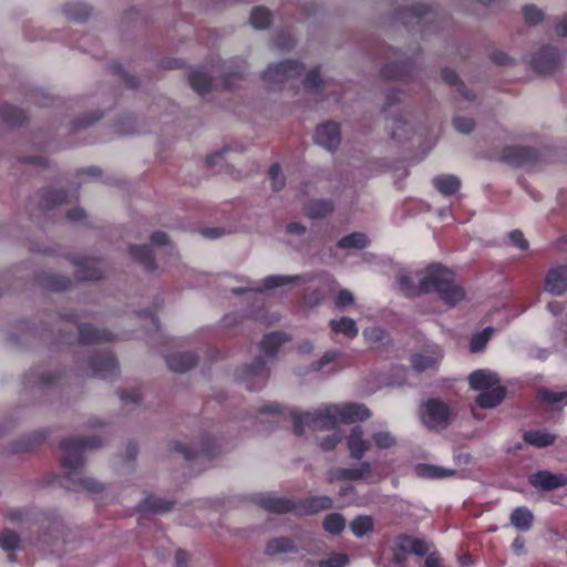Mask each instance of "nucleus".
I'll return each instance as SVG.
<instances>
[{
	"mask_svg": "<svg viewBox=\"0 0 567 567\" xmlns=\"http://www.w3.org/2000/svg\"><path fill=\"white\" fill-rule=\"evenodd\" d=\"M429 293L436 292L450 307L465 299V290L454 281V274L440 264L429 266Z\"/></svg>",
	"mask_w": 567,
	"mask_h": 567,
	"instance_id": "f257e3e1",
	"label": "nucleus"
},
{
	"mask_svg": "<svg viewBox=\"0 0 567 567\" xmlns=\"http://www.w3.org/2000/svg\"><path fill=\"white\" fill-rule=\"evenodd\" d=\"M470 385L481 393L476 403L483 409L497 406L505 398V388L501 385L498 375L491 370H477L468 377Z\"/></svg>",
	"mask_w": 567,
	"mask_h": 567,
	"instance_id": "f03ea898",
	"label": "nucleus"
},
{
	"mask_svg": "<svg viewBox=\"0 0 567 567\" xmlns=\"http://www.w3.org/2000/svg\"><path fill=\"white\" fill-rule=\"evenodd\" d=\"M293 432L296 435L303 433L307 425L313 431L332 430L340 423L338 405H330L315 413H292Z\"/></svg>",
	"mask_w": 567,
	"mask_h": 567,
	"instance_id": "7ed1b4c3",
	"label": "nucleus"
},
{
	"mask_svg": "<svg viewBox=\"0 0 567 567\" xmlns=\"http://www.w3.org/2000/svg\"><path fill=\"white\" fill-rule=\"evenodd\" d=\"M102 445V440L96 436L90 437H69L60 442L61 463L64 467L78 468L82 465V452L85 449H97Z\"/></svg>",
	"mask_w": 567,
	"mask_h": 567,
	"instance_id": "20e7f679",
	"label": "nucleus"
},
{
	"mask_svg": "<svg viewBox=\"0 0 567 567\" xmlns=\"http://www.w3.org/2000/svg\"><path fill=\"white\" fill-rule=\"evenodd\" d=\"M79 188L68 185L64 186L62 182H56L48 187L37 192L32 199L41 209H54L62 204L70 203L73 198L78 197Z\"/></svg>",
	"mask_w": 567,
	"mask_h": 567,
	"instance_id": "39448f33",
	"label": "nucleus"
},
{
	"mask_svg": "<svg viewBox=\"0 0 567 567\" xmlns=\"http://www.w3.org/2000/svg\"><path fill=\"white\" fill-rule=\"evenodd\" d=\"M402 18L406 23L421 27L434 25V29L444 21V14L439 8L425 3H413L405 8Z\"/></svg>",
	"mask_w": 567,
	"mask_h": 567,
	"instance_id": "423d86ee",
	"label": "nucleus"
},
{
	"mask_svg": "<svg viewBox=\"0 0 567 567\" xmlns=\"http://www.w3.org/2000/svg\"><path fill=\"white\" fill-rule=\"evenodd\" d=\"M452 417V410L441 400L430 399L422 405L421 419L431 430L445 429L451 423Z\"/></svg>",
	"mask_w": 567,
	"mask_h": 567,
	"instance_id": "0eeeda50",
	"label": "nucleus"
},
{
	"mask_svg": "<svg viewBox=\"0 0 567 567\" xmlns=\"http://www.w3.org/2000/svg\"><path fill=\"white\" fill-rule=\"evenodd\" d=\"M305 69L303 63L298 60H285L270 64L261 74L262 81L267 83L281 84L288 79L298 78Z\"/></svg>",
	"mask_w": 567,
	"mask_h": 567,
	"instance_id": "6e6552de",
	"label": "nucleus"
},
{
	"mask_svg": "<svg viewBox=\"0 0 567 567\" xmlns=\"http://www.w3.org/2000/svg\"><path fill=\"white\" fill-rule=\"evenodd\" d=\"M561 53L551 45H544L530 59V66L538 74H551L561 63Z\"/></svg>",
	"mask_w": 567,
	"mask_h": 567,
	"instance_id": "1a4fd4ad",
	"label": "nucleus"
},
{
	"mask_svg": "<svg viewBox=\"0 0 567 567\" xmlns=\"http://www.w3.org/2000/svg\"><path fill=\"white\" fill-rule=\"evenodd\" d=\"M502 159L513 166H529L539 161V152L527 146H507L502 152Z\"/></svg>",
	"mask_w": 567,
	"mask_h": 567,
	"instance_id": "9d476101",
	"label": "nucleus"
},
{
	"mask_svg": "<svg viewBox=\"0 0 567 567\" xmlns=\"http://www.w3.org/2000/svg\"><path fill=\"white\" fill-rule=\"evenodd\" d=\"M315 142L330 152L336 151L341 142L339 124L333 121H328L318 125L315 133Z\"/></svg>",
	"mask_w": 567,
	"mask_h": 567,
	"instance_id": "9b49d317",
	"label": "nucleus"
},
{
	"mask_svg": "<svg viewBox=\"0 0 567 567\" xmlns=\"http://www.w3.org/2000/svg\"><path fill=\"white\" fill-rule=\"evenodd\" d=\"M416 276V284L414 282L413 278L406 274L401 272L398 276L400 289L408 297H416L429 293V266L424 270L420 271Z\"/></svg>",
	"mask_w": 567,
	"mask_h": 567,
	"instance_id": "f8f14e48",
	"label": "nucleus"
},
{
	"mask_svg": "<svg viewBox=\"0 0 567 567\" xmlns=\"http://www.w3.org/2000/svg\"><path fill=\"white\" fill-rule=\"evenodd\" d=\"M415 73V63L408 59L401 62L386 63L381 69V76L386 80L409 81Z\"/></svg>",
	"mask_w": 567,
	"mask_h": 567,
	"instance_id": "ddd939ff",
	"label": "nucleus"
},
{
	"mask_svg": "<svg viewBox=\"0 0 567 567\" xmlns=\"http://www.w3.org/2000/svg\"><path fill=\"white\" fill-rule=\"evenodd\" d=\"M545 290L555 296L567 292V265H559L548 270L545 277Z\"/></svg>",
	"mask_w": 567,
	"mask_h": 567,
	"instance_id": "4468645a",
	"label": "nucleus"
},
{
	"mask_svg": "<svg viewBox=\"0 0 567 567\" xmlns=\"http://www.w3.org/2000/svg\"><path fill=\"white\" fill-rule=\"evenodd\" d=\"M296 504L297 514L301 515H313L333 506L332 499L328 496H309L297 501Z\"/></svg>",
	"mask_w": 567,
	"mask_h": 567,
	"instance_id": "2eb2a0df",
	"label": "nucleus"
},
{
	"mask_svg": "<svg viewBox=\"0 0 567 567\" xmlns=\"http://www.w3.org/2000/svg\"><path fill=\"white\" fill-rule=\"evenodd\" d=\"M167 367L176 373H185L197 365L198 357L194 352H175L166 358Z\"/></svg>",
	"mask_w": 567,
	"mask_h": 567,
	"instance_id": "dca6fc26",
	"label": "nucleus"
},
{
	"mask_svg": "<svg viewBox=\"0 0 567 567\" xmlns=\"http://www.w3.org/2000/svg\"><path fill=\"white\" fill-rule=\"evenodd\" d=\"M92 374L99 378H111L116 375L118 365L116 360L110 355H99L90 360Z\"/></svg>",
	"mask_w": 567,
	"mask_h": 567,
	"instance_id": "f3484780",
	"label": "nucleus"
},
{
	"mask_svg": "<svg viewBox=\"0 0 567 567\" xmlns=\"http://www.w3.org/2000/svg\"><path fill=\"white\" fill-rule=\"evenodd\" d=\"M75 266V277L81 281H95L103 278V271L92 259L78 258L73 261Z\"/></svg>",
	"mask_w": 567,
	"mask_h": 567,
	"instance_id": "a211bd4d",
	"label": "nucleus"
},
{
	"mask_svg": "<svg viewBox=\"0 0 567 567\" xmlns=\"http://www.w3.org/2000/svg\"><path fill=\"white\" fill-rule=\"evenodd\" d=\"M347 443L350 456L355 460H360L371 447L369 440L364 439L363 430L360 426H354L351 430Z\"/></svg>",
	"mask_w": 567,
	"mask_h": 567,
	"instance_id": "6ab92c4d",
	"label": "nucleus"
},
{
	"mask_svg": "<svg viewBox=\"0 0 567 567\" xmlns=\"http://www.w3.org/2000/svg\"><path fill=\"white\" fill-rule=\"evenodd\" d=\"M128 254L146 271L153 272L157 269L153 251L147 245H130Z\"/></svg>",
	"mask_w": 567,
	"mask_h": 567,
	"instance_id": "aec40b11",
	"label": "nucleus"
},
{
	"mask_svg": "<svg viewBox=\"0 0 567 567\" xmlns=\"http://www.w3.org/2000/svg\"><path fill=\"white\" fill-rule=\"evenodd\" d=\"M262 508L275 514L297 513L296 501L285 497H264L259 501Z\"/></svg>",
	"mask_w": 567,
	"mask_h": 567,
	"instance_id": "412c9836",
	"label": "nucleus"
},
{
	"mask_svg": "<svg viewBox=\"0 0 567 567\" xmlns=\"http://www.w3.org/2000/svg\"><path fill=\"white\" fill-rule=\"evenodd\" d=\"M340 422L354 423L364 421L370 416V411L363 404L338 405Z\"/></svg>",
	"mask_w": 567,
	"mask_h": 567,
	"instance_id": "4be33fe9",
	"label": "nucleus"
},
{
	"mask_svg": "<svg viewBox=\"0 0 567 567\" xmlns=\"http://www.w3.org/2000/svg\"><path fill=\"white\" fill-rule=\"evenodd\" d=\"M530 484L543 489H554L567 485V477L555 475L547 471H539L530 476Z\"/></svg>",
	"mask_w": 567,
	"mask_h": 567,
	"instance_id": "5701e85b",
	"label": "nucleus"
},
{
	"mask_svg": "<svg viewBox=\"0 0 567 567\" xmlns=\"http://www.w3.org/2000/svg\"><path fill=\"white\" fill-rule=\"evenodd\" d=\"M174 502L157 496H147L138 504V511L147 514H164L174 507Z\"/></svg>",
	"mask_w": 567,
	"mask_h": 567,
	"instance_id": "b1692460",
	"label": "nucleus"
},
{
	"mask_svg": "<svg viewBox=\"0 0 567 567\" xmlns=\"http://www.w3.org/2000/svg\"><path fill=\"white\" fill-rule=\"evenodd\" d=\"M70 480L74 489H83L87 493H102L105 488L104 484L95 477L86 474H73Z\"/></svg>",
	"mask_w": 567,
	"mask_h": 567,
	"instance_id": "393cba45",
	"label": "nucleus"
},
{
	"mask_svg": "<svg viewBox=\"0 0 567 567\" xmlns=\"http://www.w3.org/2000/svg\"><path fill=\"white\" fill-rule=\"evenodd\" d=\"M442 80L451 85L455 86L457 92L467 101H474L475 94L466 87V85L460 80L458 74L451 68H444L441 71Z\"/></svg>",
	"mask_w": 567,
	"mask_h": 567,
	"instance_id": "a878e982",
	"label": "nucleus"
},
{
	"mask_svg": "<svg viewBox=\"0 0 567 567\" xmlns=\"http://www.w3.org/2000/svg\"><path fill=\"white\" fill-rule=\"evenodd\" d=\"M432 184L435 189L446 196L454 195L461 187L460 178L451 174L435 176Z\"/></svg>",
	"mask_w": 567,
	"mask_h": 567,
	"instance_id": "bb28decb",
	"label": "nucleus"
},
{
	"mask_svg": "<svg viewBox=\"0 0 567 567\" xmlns=\"http://www.w3.org/2000/svg\"><path fill=\"white\" fill-rule=\"evenodd\" d=\"M0 118L9 126H21L27 122L28 116L23 110L4 104L0 107Z\"/></svg>",
	"mask_w": 567,
	"mask_h": 567,
	"instance_id": "cd10ccee",
	"label": "nucleus"
},
{
	"mask_svg": "<svg viewBox=\"0 0 567 567\" xmlns=\"http://www.w3.org/2000/svg\"><path fill=\"white\" fill-rule=\"evenodd\" d=\"M190 87L198 94L204 95L212 89V76L199 70H192L188 74Z\"/></svg>",
	"mask_w": 567,
	"mask_h": 567,
	"instance_id": "c85d7f7f",
	"label": "nucleus"
},
{
	"mask_svg": "<svg viewBox=\"0 0 567 567\" xmlns=\"http://www.w3.org/2000/svg\"><path fill=\"white\" fill-rule=\"evenodd\" d=\"M79 334L82 342L91 343L112 340V333L106 330H100L93 326L84 324L79 328Z\"/></svg>",
	"mask_w": 567,
	"mask_h": 567,
	"instance_id": "c756f323",
	"label": "nucleus"
},
{
	"mask_svg": "<svg viewBox=\"0 0 567 567\" xmlns=\"http://www.w3.org/2000/svg\"><path fill=\"white\" fill-rule=\"evenodd\" d=\"M301 282L300 276H284V275H276V276H269L262 280V286L259 288H256V291H264L267 289H274L279 288L288 285H295Z\"/></svg>",
	"mask_w": 567,
	"mask_h": 567,
	"instance_id": "7c9ffc66",
	"label": "nucleus"
},
{
	"mask_svg": "<svg viewBox=\"0 0 567 567\" xmlns=\"http://www.w3.org/2000/svg\"><path fill=\"white\" fill-rule=\"evenodd\" d=\"M296 545L293 540L287 537H276L270 539L265 548V553L268 555H279L285 553L296 551Z\"/></svg>",
	"mask_w": 567,
	"mask_h": 567,
	"instance_id": "2f4dec72",
	"label": "nucleus"
},
{
	"mask_svg": "<svg viewBox=\"0 0 567 567\" xmlns=\"http://www.w3.org/2000/svg\"><path fill=\"white\" fill-rule=\"evenodd\" d=\"M64 14L74 21H85L91 14V8L84 2H69L62 8Z\"/></svg>",
	"mask_w": 567,
	"mask_h": 567,
	"instance_id": "473e14b6",
	"label": "nucleus"
},
{
	"mask_svg": "<svg viewBox=\"0 0 567 567\" xmlns=\"http://www.w3.org/2000/svg\"><path fill=\"white\" fill-rule=\"evenodd\" d=\"M415 473L419 477L423 478H441L446 476H453L455 474V471L429 464H417L415 466Z\"/></svg>",
	"mask_w": 567,
	"mask_h": 567,
	"instance_id": "72a5a7b5",
	"label": "nucleus"
},
{
	"mask_svg": "<svg viewBox=\"0 0 567 567\" xmlns=\"http://www.w3.org/2000/svg\"><path fill=\"white\" fill-rule=\"evenodd\" d=\"M330 327L332 331L342 333L348 338H354L359 332L355 321L349 317H342L339 320H331Z\"/></svg>",
	"mask_w": 567,
	"mask_h": 567,
	"instance_id": "f704fd0d",
	"label": "nucleus"
},
{
	"mask_svg": "<svg viewBox=\"0 0 567 567\" xmlns=\"http://www.w3.org/2000/svg\"><path fill=\"white\" fill-rule=\"evenodd\" d=\"M524 441L536 447H546L555 442V435L540 431H527L524 433Z\"/></svg>",
	"mask_w": 567,
	"mask_h": 567,
	"instance_id": "c9c22d12",
	"label": "nucleus"
},
{
	"mask_svg": "<svg viewBox=\"0 0 567 567\" xmlns=\"http://www.w3.org/2000/svg\"><path fill=\"white\" fill-rule=\"evenodd\" d=\"M533 520L532 512L524 507L516 508L511 515V523L519 530H528Z\"/></svg>",
	"mask_w": 567,
	"mask_h": 567,
	"instance_id": "e433bc0d",
	"label": "nucleus"
},
{
	"mask_svg": "<svg viewBox=\"0 0 567 567\" xmlns=\"http://www.w3.org/2000/svg\"><path fill=\"white\" fill-rule=\"evenodd\" d=\"M249 21L255 29H266L271 23V13L265 7H256L250 12Z\"/></svg>",
	"mask_w": 567,
	"mask_h": 567,
	"instance_id": "4c0bfd02",
	"label": "nucleus"
},
{
	"mask_svg": "<svg viewBox=\"0 0 567 567\" xmlns=\"http://www.w3.org/2000/svg\"><path fill=\"white\" fill-rule=\"evenodd\" d=\"M368 245L363 233H352L339 239L337 246L342 249H362Z\"/></svg>",
	"mask_w": 567,
	"mask_h": 567,
	"instance_id": "58836bf2",
	"label": "nucleus"
},
{
	"mask_svg": "<svg viewBox=\"0 0 567 567\" xmlns=\"http://www.w3.org/2000/svg\"><path fill=\"white\" fill-rule=\"evenodd\" d=\"M441 357L439 354H414L412 357V367L417 372L433 369L439 363Z\"/></svg>",
	"mask_w": 567,
	"mask_h": 567,
	"instance_id": "ea45409f",
	"label": "nucleus"
},
{
	"mask_svg": "<svg viewBox=\"0 0 567 567\" xmlns=\"http://www.w3.org/2000/svg\"><path fill=\"white\" fill-rule=\"evenodd\" d=\"M240 373L244 380L267 375L265 360L262 358L255 359L251 364L243 367Z\"/></svg>",
	"mask_w": 567,
	"mask_h": 567,
	"instance_id": "a19ab883",
	"label": "nucleus"
},
{
	"mask_svg": "<svg viewBox=\"0 0 567 567\" xmlns=\"http://www.w3.org/2000/svg\"><path fill=\"white\" fill-rule=\"evenodd\" d=\"M373 519L371 516H359L350 523V529L357 537H362L373 530Z\"/></svg>",
	"mask_w": 567,
	"mask_h": 567,
	"instance_id": "79ce46f5",
	"label": "nucleus"
},
{
	"mask_svg": "<svg viewBox=\"0 0 567 567\" xmlns=\"http://www.w3.org/2000/svg\"><path fill=\"white\" fill-rule=\"evenodd\" d=\"M324 529L333 535L340 534L346 527V519L338 513L328 514L323 519Z\"/></svg>",
	"mask_w": 567,
	"mask_h": 567,
	"instance_id": "37998d69",
	"label": "nucleus"
},
{
	"mask_svg": "<svg viewBox=\"0 0 567 567\" xmlns=\"http://www.w3.org/2000/svg\"><path fill=\"white\" fill-rule=\"evenodd\" d=\"M286 341V336L281 332H274L266 336L260 347L267 354H274L276 350Z\"/></svg>",
	"mask_w": 567,
	"mask_h": 567,
	"instance_id": "c03bdc74",
	"label": "nucleus"
},
{
	"mask_svg": "<svg viewBox=\"0 0 567 567\" xmlns=\"http://www.w3.org/2000/svg\"><path fill=\"white\" fill-rule=\"evenodd\" d=\"M42 285L50 290L62 291L70 287L71 280L66 277L51 274L42 279Z\"/></svg>",
	"mask_w": 567,
	"mask_h": 567,
	"instance_id": "a18cd8bd",
	"label": "nucleus"
},
{
	"mask_svg": "<svg viewBox=\"0 0 567 567\" xmlns=\"http://www.w3.org/2000/svg\"><path fill=\"white\" fill-rule=\"evenodd\" d=\"M20 536L11 529H4L0 533V547L6 550H14L20 546Z\"/></svg>",
	"mask_w": 567,
	"mask_h": 567,
	"instance_id": "49530a36",
	"label": "nucleus"
},
{
	"mask_svg": "<svg viewBox=\"0 0 567 567\" xmlns=\"http://www.w3.org/2000/svg\"><path fill=\"white\" fill-rule=\"evenodd\" d=\"M493 332L494 329L492 327H487L482 332L474 334L470 341L471 352L475 353L482 351L492 337Z\"/></svg>",
	"mask_w": 567,
	"mask_h": 567,
	"instance_id": "de8ad7c7",
	"label": "nucleus"
},
{
	"mask_svg": "<svg viewBox=\"0 0 567 567\" xmlns=\"http://www.w3.org/2000/svg\"><path fill=\"white\" fill-rule=\"evenodd\" d=\"M234 62L236 63V70L228 72L225 75V79L223 82V86L226 90H231L235 87V81L240 80L243 78L244 70L246 66V62L244 60L236 59Z\"/></svg>",
	"mask_w": 567,
	"mask_h": 567,
	"instance_id": "09e8293b",
	"label": "nucleus"
},
{
	"mask_svg": "<svg viewBox=\"0 0 567 567\" xmlns=\"http://www.w3.org/2000/svg\"><path fill=\"white\" fill-rule=\"evenodd\" d=\"M110 68L112 70V73L117 75L128 89L138 87V78L127 74L120 63H113L110 65Z\"/></svg>",
	"mask_w": 567,
	"mask_h": 567,
	"instance_id": "8fccbe9b",
	"label": "nucleus"
},
{
	"mask_svg": "<svg viewBox=\"0 0 567 567\" xmlns=\"http://www.w3.org/2000/svg\"><path fill=\"white\" fill-rule=\"evenodd\" d=\"M268 174H269L272 189L275 192L281 190L286 185V177L282 174L280 165L278 163L272 164L269 167Z\"/></svg>",
	"mask_w": 567,
	"mask_h": 567,
	"instance_id": "3c124183",
	"label": "nucleus"
},
{
	"mask_svg": "<svg viewBox=\"0 0 567 567\" xmlns=\"http://www.w3.org/2000/svg\"><path fill=\"white\" fill-rule=\"evenodd\" d=\"M524 20L528 25H536L544 19V13L534 4H527L523 8Z\"/></svg>",
	"mask_w": 567,
	"mask_h": 567,
	"instance_id": "603ef678",
	"label": "nucleus"
},
{
	"mask_svg": "<svg viewBox=\"0 0 567 567\" xmlns=\"http://www.w3.org/2000/svg\"><path fill=\"white\" fill-rule=\"evenodd\" d=\"M349 563L346 554L333 553L328 558L318 561V567H344Z\"/></svg>",
	"mask_w": 567,
	"mask_h": 567,
	"instance_id": "864d4df0",
	"label": "nucleus"
},
{
	"mask_svg": "<svg viewBox=\"0 0 567 567\" xmlns=\"http://www.w3.org/2000/svg\"><path fill=\"white\" fill-rule=\"evenodd\" d=\"M370 463L361 462L357 468H348L347 481H359L371 475Z\"/></svg>",
	"mask_w": 567,
	"mask_h": 567,
	"instance_id": "5fc2aeb1",
	"label": "nucleus"
},
{
	"mask_svg": "<svg viewBox=\"0 0 567 567\" xmlns=\"http://www.w3.org/2000/svg\"><path fill=\"white\" fill-rule=\"evenodd\" d=\"M302 83H303V86L308 90L320 87L323 84V80L321 79L319 66L311 69L306 74Z\"/></svg>",
	"mask_w": 567,
	"mask_h": 567,
	"instance_id": "6e6d98bb",
	"label": "nucleus"
},
{
	"mask_svg": "<svg viewBox=\"0 0 567 567\" xmlns=\"http://www.w3.org/2000/svg\"><path fill=\"white\" fill-rule=\"evenodd\" d=\"M537 398H538V400H540L544 403L554 404V403L560 402L564 399H566L567 392L556 393V392H553L547 389H539L537 391Z\"/></svg>",
	"mask_w": 567,
	"mask_h": 567,
	"instance_id": "4d7b16f0",
	"label": "nucleus"
},
{
	"mask_svg": "<svg viewBox=\"0 0 567 567\" xmlns=\"http://www.w3.org/2000/svg\"><path fill=\"white\" fill-rule=\"evenodd\" d=\"M363 336L369 342L373 344L382 343L386 339L385 331L379 327H370L364 329Z\"/></svg>",
	"mask_w": 567,
	"mask_h": 567,
	"instance_id": "13d9d810",
	"label": "nucleus"
},
{
	"mask_svg": "<svg viewBox=\"0 0 567 567\" xmlns=\"http://www.w3.org/2000/svg\"><path fill=\"white\" fill-rule=\"evenodd\" d=\"M372 439L379 449H389L395 444V439L390 432L386 431L374 433Z\"/></svg>",
	"mask_w": 567,
	"mask_h": 567,
	"instance_id": "bf43d9fd",
	"label": "nucleus"
},
{
	"mask_svg": "<svg viewBox=\"0 0 567 567\" xmlns=\"http://www.w3.org/2000/svg\"><path fill=\"white\" fill-rule=\"evenodd\" d=\"M453 126L460 133L468 134L475 127V122L471 117L457 116L453 120Z\"/></svg>",
	"mask_w": 567,
	"mask_h": 567,
	"instance_id": "052dcab7",
	"label": "nucleus"
},
{
	"mask_svg": "<svg viewBox=\"0 0 567 567\" xmlns=\"http://www.w3.org/2000/svg\"><path fill=\"white\" fill-rule=\"evenodd\" d=\"M121 400L124 405L134 408L141 404L142 395L136 390H130L121 393Z\"/></svg>",
	"mask_w": 567,
	"mask_h": 567,
	"instance_id": "680f3d73",
	"label": "nucleus"
},
{
	"mask_svg": "<svg viewBox=\"0 0 567 567\" xmlns=\"http://www.w3.org/2000/svg\"><path fill=\"white\" fill-rule=\"evenodd\" d=\"M333 210H334V206L331 200L320 199V200L312 202L310 213L326 214V213H333Z\"/></svg>",
	"mask_w": 567,
	"mask_h": 567,
	"instance_id": "e2e57ef3",
	"label": "nucleus"
},
{
	"mask_svg": "<svg viewBox=\"0 0 567 567\" xmlns=\"http://www.w3.org/2000/svg\"><path fill=\"white\" fill-rule=\"evenodd\" d=\"M342 440V434L334 433L321 440L320 447L323 451H332L338 443Z\"/></svg>",
	"mask_w": 567,
	"mask_h": 567,
	"instance_id": "0e129e2a",
	"label": "nucleus"
},
{
	"mask_svg": "<svg viewBox=\"0 0 567 567\" xmlns=\"http://www.w3.org/2000/svg\"><path fill=\"white\" fill-rule=\"evenodd\" d=\"M395 545L398 546V548L402 549L403 551H406L408 553H411V549H412V542H413V537L412 536H409V535H405V534H401V535H398L394 540Z\"/></svg>",
	"mask_w": 567,
	"mask_h": 567,
	"instance_id": "69168bd1",
	"label": "nucleus"
},
{
	"mask_svg": "<svg viewBox=\"0 0 567 567\" xmlns=\"http://www.w3.org/2000/svg\"><path fill=\"white\" fill-rule=\"evenodd\" d=\"M402 92L399 90H392L386 94V103L382 109V112H389L392 106L402 102Z\"/></svg>",
	"mask_w": 567,
	"mask_h": 567,
	"instance_id": "338daca9",
	"label": "nucleus"
},
{
	"mask_svg": "<svg viewBox=\"0 0 567 567\" xmlns=\"http://www.w3.org/2000/svg\"><path fill=\"white\" fill-rule=\"evenodd\" d=\"M353 300H354L353 295L349 290L342 289L338 293V297L336 299V306L338 308H343L348 305H351L353 302Z\"/></svg>",
	"mask_w": 567,
	"mask_h": 567,
	"instance_id": "774afa93",
	"label": "nucleus"
}]
</instances>
